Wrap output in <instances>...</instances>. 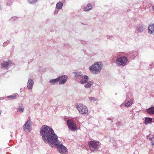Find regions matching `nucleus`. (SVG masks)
Here are the masks:
<instances>
[{"instance_id":"f257e3e1","label":"nucleus","mask_w":154,"mask_h":154,"mask_svg":"<svg viewBox=\"0 0 154 154\" xmlns=\"http://www.w3.org/2000/svg\"><path fill=\"white\" fill-rule=\"evenodd\" d=\"M40 133L44 142L48 143L51 147L56 146L58 151L62 154H66L68 152L67 149L61 144L58 140L57 136L52 128L46 125H42L40 129Z\"/></svg>"},{"instance_id":"f03ea898","label":"nucleus","mask_w":154,"mask_h":154,"mask_svg":"<svg viewBox=\"0 0 154 154\" xmlns=\"http://www.w3.org/2000/svg\"><path fill=\"white\" fill-rule=\"evenodd\" d=\"M75 80L81 84H86L88 82L89 77L86 75H83V73L81 72H73Z\"/></svg>"},{"instance_id":"7ed1b4c3","label":"nucleus","mask_w":154,"mask_h":154,"mask_svg":"<svg viewBox=\"0 0 154 154\" xmlns=\"http://www.w3.org/2000/svg\"><path fill=\"white\" fill-rule=\"evenodd\" d=\"M103 66V64L101 62H97L89 67V70L92 73L97 74L100 72L101 68Z\"/></svg>"},{"instance_id":"20e7f679","label":"nucleus","mask_w":154,"mask_h":154,"mask_svg":"<svg viewBox=\"0 0 154 154\" xmlns=\"http://www.w3.org/2000/svg\"><path fill=\"white\" fill-rule=\"evenodd\" d=\"M128 61V60L125 57H120L116 59L115 63L116 66L118 67H124L126 65Z\"/></svg>"},{"instance_id":"39448f33","label":"nucleus","mask_w":154,"mask_h":154,"mask_svg":"<svg viewBox=\"0 0 154 154\" xmlns=\"http://www.w3.org/2000/svg\"><path fill=\"white\" fill-rule=\"evenodd\" d=\"M89 148L91 151H97L98 150L100 143L99 141H90L88 142Z\"/></svg>"},{"instance_id":"423d86ee","label":"nucleus","mask_w":154,"mask_h":154,"mask_svg":"<svg viewBox=\"0 0 154 154\" xmlns=\"http://www.w3.org/2000/svg\"><path fill=\"white\" fill-rule=\"evenodd\" d=\"M76 107L80 113L84 116L88 115V109L85 105L82 104H79Z\"/></svg>"},{"instance_id":"0eeeda50","label":"nucleus","mask_w":154,"mask_h":154,"mask_svg":"<svg viewBox=\"0 0 154 154\" xmlns=\"http://www.w3.org/2000/svg\"><path fill=\"white\" fill-rule=\"evenodd\" d=\"M32 122L30 119L27 120L23 125V128L26 132H29L31 131L32 128Z\"/></svg>"},{"instance_id":"6e6552de","label":"nucleus","mask_w":154,"mask_h":154,"mask_svg":"<svg viewBox=\"0 0 154 154\" xmlns=\"http://www.w3.org/2000/svg\"><path fill=\"white\" fill-rule=\"evenodd\" d=\"M68 126L69 129L73 131L76 130L77 127L74 122L72 120H68L67 121Z\"/></svg>"},{"instance_id":"1a4fd4ad","label":"nucleus","mask_w":154,"mask_h":154,"mask_svg":"<svg viewBox=\"0 0 154 154\" xmlns=\"http://www.w3.org/2000/svg\"><path fill=\"white\" fill-rule=\"evenodd\" d=\"M12 65V63L10 61L8 62L4 61L1 63L2 68L3 69H7Z\"/></svg>"},{"instance_id":"9d476101","label":"nucleus","mask_w":154,"mask_h":154,"mask_svg":"<svg viewBox=\"0 0 154 154\" xmlns=\"http://www.w3.org/2000/svg\"><path fill=\"white\" fill-rule=\"evenodd\" d=\"M58 77H60V81H59V84L60 85L64 84L67 80V77L66 75L59 76Z\"/></svg>"},{"instance_id":"9b49d317","label":"nucleus","mask_w":154,"mask_h":154,"mask_svg":"<svg viewBox=\"0 0 154 154\" xmlns=\"http://www.w3.org/2000/svg\"><path fill=\"white\" fill-rule=\"evenodd\" d=\"M145 29V26L142 24H140L137 26V30L139 32H141Z\"/></svg>"},{"instance_id":"f8f14e48","label":"nucleus","mask_w":154,"mask_h":154,"mask_svg":"<svg viewBox=\"0 0 154 154\" xmlns=\"http://www.w3.org/2000/svg\"><path fill=\"white\" fill-rule=\"evenodd\" d=\"M34 82L32 79L29 78L28 79L27 83V88L29 89H31L34 85Z\"/></svg>"},{"instance_id":"ddd939ff","label":"nucleus","mask_w":154,"mask_h":154,"mask_svg":"<svg viewBox=\"0 0 154 154\" xmlns=\"http://www.w3.org/2000/svg\"><path fill=\"white\" fill-rule=\"evenodd\" d=\"M60 77H58L56 79H52L50 80L49 82L51 84L54 85L56 83H57L59 82L60 81Z\"/></svg>"},{"instance_id":"4468645a","label":"nucleus","mask_w":154,"mask_h":154,"mask_svg":"<svg viewBox=\"0 0 154 154\" xmlns=\"http://www.w3.org/2000/svg\"><path fill=\"white\" fill-rule=\"evenodd\" d=\"M152 118L150 117H145L144 122V123L146 125H147L151 123L152 121Z\"/></svg>"},{"instance_id":"2eb2a0df","label":"nucleus","mask_w":154,"mask_h":154,"mask_svg":"<svg viewBox=\"0 0 154 154\" xmlns=\"http://www.w3.org/2000/svg\"><path fill=\"white\" fill-rule=\"evenodd\" d=\"M148 29L149 33L154 34V25H150L148 27Z\"/></svg>"},{"instance_id":"dca6fc26","label":"nucleus","mask_w":154,"mask_h":154,"mask_svg":"<svg viewBox=\"0 0 154 154\" xmlns=\"http://www.w3.org/2000/svg\"><path fill=\"white\" fill-rule=\"evenodd\" d=\"M146 112L149 114H154V106H151L147 109Z\"/></svg>"},{"instance_id":"f3484780","label":"nucleus","mask_w":154,"mask_h":154,"mask_svg":"<svg viewBox=\"0 0 154 154\" xmlns=\"http://www.w3.org/2000/svg\"><path fill=\"white\" fill-rule=\"evenodd\" d=\"M92 8V6L90 3H88L86 6L84 8V10L85 11H88Z\"/></svg>"},{"instance_id":"a211bd4d","label":"nucleus","mask_w":154,"mask_h":154,"mask_svg":"<svg viewBox=\"0 0 154 154\" xmlns=\"http://www.w3.org/2000/svg\"><path fill=\"white\" fill-rule=\"evenodd\" d=\"M63 6V3L61 2H58L56 5V8L58 10H60L62 8Z\"/></svg>"},{"instance_id":"6ab92c4d","label":"nucleus","mask_w":154,"mask_h":154,"mask_svg":"<svg viewBox=\"0 0 154 154\" xmlns=\"http://www.w3.org/2000/svg\"><path fill=\"white\" fill-rule=\"evenodd\" d=\"M93 82L92 81H89L86 83L87 84L85 85L86 88H88L91 87V85L93 84Z\"/></svg>"},{"instance_id":"aec40b11","label":"nucleus","mask_w":154,"mask_h":154,"mask_svg":"<svg viewBox=\"0 0 154 154\" xmlns=\"http://www.w3.org/2000/svg\"><path fill=\"white\" fill-rule=\"evenodd\" d=\"M18 96V95L17 94H16L14 95H13L11 96H8L7 98L9 100H10L11 99H16L17 96Z\"/></svg>"},{"instance_id":"412c9836","label":"nucleus","mask_w":154,"mask_h":154,"mask_svg":"<svg viewBox=\"0 0 154 154\" xmlns=\"http://www.w3.org/2000/svg\"><path fill=\"white\" fill-rule=\"evenodd\" d=\"M38 0H27V2L31 5H34L35 4Z\"/></svg>"},{"instance_id":"4be33fe9","label":"nucleus","mask_w":154,"mask_h":154,"mask_svg":"<svg viewBox=\"0 0 154 154\" xmlns=\"http://www.w3.org/2000/svg\"><path fill=\"white\" fill-rule=\"evenodd\" d=\"M133 103V102L132 101L130 100V101H128L127 103H125V105L126 107H128L130 106Z\"/></svg>"},{"instance_id":"5701e85b","label":"nucleus","mask_w":154,"mask_h":154,"mask_svg":"<svg viewBox=\"0 0 154 154\" xmlns=\"http://www.w3.org/2000/svg\"><path fill=\"white\" fill-rule=\"evenodd\" d=\"M18 110L19 112H23L24 110V108L22 106H19L18 108Z\"/></svg>"},{"instance_id":"b1692460","label":"nucleus","mask_w":154,"mask_h":154,"mask_svg":"<svg viewBox=\"0 0 154 154\" xmlns=\"http://www.w3.org/2000/svg\"><path fill=\"white\" fill-rule=\"evenodd\" d=\"M89 100L91 102L94 101L96 100V99L95 97H89Z\"/></svg>"},{"instance_id":"393cba45","label":"nucleus","mask_w":154,"mask_h":154,"mask_svg":"<svg viewBox=\"0 0 154 154\" xmlns=\"http://www.w3.org/2000/svg\"><path fill=\"white\" fill-rule=\"evenodd\" d=\"M12 4V2L11 0L8 1L6 3V5L8 6H10Z\"/></svg>"},{"instance_id":"a878e982","label":"nucleus","mask_w":154,"mask_h":154,"mask_svg":"<svg viewBox=\"0 0 154 154\" xmlns=\"http://www.w3.org/2000/svg\"><path fill=\"white\" fill-rule=\"evenodd\" d=\"M17 19V17H12L10 20L11 21L16 20Z\"/></svg>"},{"instance_id":"bb28decb","label":"nucleus","mask_w":154,"mask_h":154,"mask_svg":"<svg viewBox=\"0 0 154 154\" xmlns=\"http://www.w3.org/2000/svg\"><path fill=\"white\" fill-rule=\"evenodd\" d=\"M151 143L152 146H154V137L151 139Z\"/></svg>"},{"instance_id":"cd10ccee","label":"nucleus","mask_w":154,"mask_h":154,"mask_svg":"<svg viewBox=\"0 0 154 154\" xmlns=\"http://www.w3.org/2000/svg\"><path fill=\"white\" fill-rule=\"evenodd\" d=\"M121 122H117L116 123V125L117 126L120 125H121Z\"/></svg>"},{"instance_id":"c85d7f7f","label":"nucleus","mask_w":154,"mask_h":154,"mask_svg":"<svg viewBox=\"0 0 154 154\" xmlns=\"http://www.w3.org/2000/svg\"><path fill=\"white\" fill-rule=\"evenodd\" d=\"M58 11L57 10H55L54 12V13L55 14H57L58 12Z\"/></svg>"},{"instance_id":"c756f323","label":"nucleus","mask_w":154,"mask_h":154,"mask_svg":"<svg viewBox=\"0 0 154 154\" xmlns=\"http://www.w3.org/2000/svg\"><path fill=\"white\" fill-rule=\"evenodd\" d=\"M131 113L132 114V115H133V113H134V112L133 111V110H132V111H131Z\"/></svg>"},{"instance_id":"7c9ffc66","label":"nucleus","mask_w":154,"mask_h":154,"mask_svg":"<svg viewBox=\"0 0 154 154\" xmlns=\"http://www.w3.org/2000/svg\"><path fill=\"white\" fill-rule=\"evenodd\" d=\"M152 9L154 11V6H153L152 7Z\"/></svg>"},{"instance_id":"2f4dec72","label":"nucleus","mask_w":154,"mask_h":154,"mask_svg":"<svg viewBox=\"0 0 154 154\" xmlns=\"http://www.w3.org/2000/svg\"><path fill=\"white\" fill-rule=\"evenodd\" d=\"M110 36H107L108 39L109 38H110Z\"/></svg>"},{"instance_id":"473e14b6","label":"nucleus","mask_w":154,"mask_h":154,"mask_svg":"<svg viewBox=\"0 0 154 154\" xmlns=\"http://www.w3.org/2000/svg\"><path fill=\"white\" fill-rule=\"evenodd\" d=\"M108 120H111V119L110 118H108Z\"/></svg>"},{"instance_id":"72a5a7b5","label":"nucleus","mask_w":154,"mask_h":154,"mask_svg":"<svg viewBox=\"0 0 154 154\" xmlns=\"http://www.w3.org/2000/svg\"><path fill=\"white\" fill-rule=\"evenodd\" d=\"M1 6L0 5V9H1Z\"/></svg>"},{"instance_id":"f704fd0d","label":"nucleus","mask_w":154,"mask_h":154,"mask_svg":"<svg viewBox=\"0 0 154 154\" xmlns=\"http://www.w3.org/2000/svg\"><path fill=\"white\" fill-rule=\"evenodd\" d=\"M1 112L0 111V115L1 114Z\"/></svg>"},{"instance_id":"c9c22d12","label":"nucleus","mask_w":154,"mask_h":154,"mask_svg":"<svg viewBox=\"0 0 154 154\" xmlns=\"http://www.w3.org/2000/svg\"><path fill=\"white\" fill-rule=\"evenodd\" d=\"M7 42V41H6V42H4V44L5 43V42Z\"/></svg>"}]
</instances>
